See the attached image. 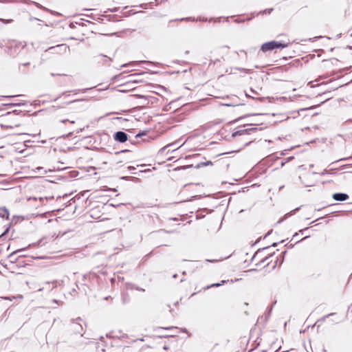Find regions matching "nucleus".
Wrapping results in <instances>:
<instances>
[{"instance_id": "17", "label": "nucleus", "mask_w": 352, "mask_h": 352, "mask_svg": "<svg viewBox=\"0 0 352 352\" xmlns=\"http://www.w3.org/2000/svg\"><path fill=\"white\" fill-rule=\"evenodd\" d=\"M245 96L248 97V98H254L253 96L249 95L248 93H245Z\"/></svg>"}, {"instance_id": "1", "label": "nucleus", "mask_w": 352, "mask_h": 352, "mask_svg": "<svg viewBox=\"0 0 352 352\" xmlns=\"http://www.w3.org/2000/svg\"><path fill=\"white\" fill-rule=\"evenodd\" d=\"M26 46L25 42L10 41L7 44L8 54L12 56L15 57Z\"/></svg>"}, {"instance_id": "24", "label": "nucleus", "mask_w": 352, "mask_h": 352, "mask_svg": "<svg viewBox=\"0 0 352 352\" xmlns=\"http://www.w3.org/2000/svg\"><path fill=\"white\" fill-rule=\"evenodd\" d=\"M143 135V133H138V134L136 135V137H140V136H141V135Z\"/></svg>"}, {"instance_id": "27", "label": "nucleus", "mask_w": 352, "mask_h": 352, "mask_svg": "<svg viewBox=\"0 0 352 352\" xmlns=\"http://www.w3.org/2000/svg\"><path fill=\"white\" fill-rule=\"evenodd\" d=\"M53 302H56V303H58V301L57 300H55V299H54V300H53Z\"/></svg>"}, {"instance_id": "3", "label": "nucleus", "mask_w": 352, "mask_h": 352, "mask_svg": "<svg viewBox=\"0 0 352 352\" xmlns=\"http://www.w3.org/2000/svg\"><path fill=\"white\" fill-rule=\"evenodd\" d=\"M80 321H81V319L80 318L74 320L72 323V329L74 331L75 333H80V336H82V324L80 323Z\"/></svg>"}, {"instance_id": "8", "label": "nucleus", "mask_w": 352, "mask_h": 352, "mask_svg": "<svg viewBox=\"0 0 352 352\" xmlns=\"http://www.w3.org/2000/svg\"><path fill=\"white\" fill-rule=\"evenodd\" d=\"M67 47L66 46V45L61 44V45H58L56 47H49L48 50H55V49H60V50H63L64 51H66Z\"/></svg>"}, {"instance_id": "36", "label": "nucleus", "mask_w": 352, "mask_h": 352, "mask_svg": "<svg viewBox=\"0 0 352 352\" xmlns=\"http://www.w3.org/2000/svg\"><path fill=\"white\" fill-rule=\"evenodd\" d=\"M351 122H352V120H351Z\"/></svg>"}, {"instance_id": "5", "label": "nucleus", "mask_w": 352, "mask_h": 352, "mask_svg": "<svg viewBox=\"0 0 352 352\" xmlns=\"http://www.w3.org/2000/svg\"><path fill=\"white\" fill-rule=\"evenodd\" d=\"M113 138L116 141L123 143L127 140L128 135L123 131H118L114 134Z\"/></svg>"}, {"instance_id": "6", "label": "nucleus", "mask_w": 352, "mask_h": 352, "mask_svg": "<svg viewBox=\"0 0 352 352\" xmlns=\"http://www.w3.org/2000/svg\"><path fill=\"white\" fill-rule=\"evenodd\" d=\"M333 198L336 201H343L349 199V195L346 193L338 192L333 195Z\"/></svg>"}, {"instance_id": "19", "label": "nucleus", "mask_w": 352, "mask_h": 352, "mask_svg": "<svg viewBox=\"0 0 352 352\" xmlns=\"http://www.w3.org/2000/svg\"><path fill=\"white\" fill-rule=\"evenodd\" d=\"M67 121H69V120H67V119L60 120V122H61L62 123H65V122H67Z\"/></svg>"}, {"instance_id": "14", "label": "nucleus", "mask_w": 352, "mask_h": 352, "mask_svg": "<svg viewBox=\"0 0 352 352\" xmlns=\"http://www.w3.org/2000/svg\"><path fill=\"white\" fill-rule=\"evenodd\" d=\"M9 228H8L0 236V238L3 236L4 235H6L8 232H9Z\"/></svg>"}, {"instance_id": "2", "label": "nucleus", "mask_w": 352, "mask_h": 352, "mask_svg": "<svg viewBox=\"0 0 352 352\" xmlns=\"http://www.w3.org/2000/svg\"><path fill=\"white\" fill-rule=\"evenodd\" d=\"M289 43H282L280 42L272 41L263 43L261 45V50L263 52H266L276 48H285L288 46Z\"/></svg>"}, {"instance_id": "22", "label": "nucleus", "mask_w": 352, "mask_h": 352, "mask_svg": "<svg viewBox=\"0 0 352 352\" xmlns=\"http://www.w3.org/2000/svg\"><path fill=\"white\" fill-rule=\"evenodd\" d=\"M20 251H21V250H18V251H16V252H13L12 254H11L10 255V257H12V256H13V254H14L15 253H16V252H20Z\"/></svg>"}, {"instance_id": "30", "label": "nucleus", "mask_w": 352, "mask_h": 352, "mask_svg": "<svg viewBox=\"0 0 352 352\" xmlns=\"http://www.w3.org/2000/svg\"><path fill=\"white\" fill-rule=\"evenodd\" d=\"M211 164V162L208 161L206 163V164Z\"/></svg>"}, {"instance_id": "25", "label": "nucleus", "mask_w": 352, "mask_h": 352, "mask_svg": "<svg viewBox=\"0 0 352 352\" xmlns=\"http://www.w3.org/2000/svg\"><path fill=\"white\" fill-rule=\"evenodd\" d=\"M12 21V19H9V20H7V21H6V23H10V21Z\"/></svg>"}, {"instance_id": "29", "label": "nucleus", "mask_w": 352, "mask_h": 352, "mask_svg": "<svg viewBox=\"0 0 352 352\" xmlns=\"http://www.w3.org/2000/svg\"><path fill=\"white\" fill-rule=\"evenodd\" d=\"M129 169H135V168H134V167H132V166H129Z\"/></svg>"}, {"instance_id": "10", "label": "nucleus", "mask_w": 352, "mask_h": 352, "mask_svg": "<svg viewBox=\"0 0 352 352\" xmlns=\"http://www.w3.org/2000/svg\"><path fill=\"white\" fill-rule=\"evenodd\" d=\"M228 281V280H222L221 283L212 284L210 285L207 286L206 289H209V288L214 287H219L221 285H223L224 283H226Z\"/></svg>"}, {"instance_id": "4", "label": "nucleus", "mask_w": 352, "mask_h": 352, "mask_svg": "<svg viewBox=\"0 0 352 352\" xmlns=\"http://www.w3.org/2000/svg\"><path fill=\"white\" fill-rule=\"evenodd\" d=\"M256 128H248L244 129H241L237 131H235L232 133V137L235 138L236 136H241V135H249L252 132L256 131Z\"/></svg>"}, {"instance_id": "18", "label": "nucleus", "mask_w": 352, "mask_h": 352, "mask_svg": "<svg viewBox=\"0 0 352 352\" xmlns=\"http://www.w3.org/2000/svg\"><path fill=\"white\" fill-rule=\"evenodd\" d=\"M250 91L254 94H257V92L256 91H254L253 89H250Z\"/></svg>"}, {"instance_id": "35", "label": "nucleus", "mask_w": 352, "mask_h": 352, "mask_svg": "<svg viewBox=\"0 0 352 352\" xmlns=\"http://www.w3.org/2000/svg\"><path fill=\"white\" fill-rule=\"evenodd\" d=\"M166 148V146L163 147V148H162V150H164Z\"/></svg>"}, {"instance_id": "15", "label": "nucleus", "mask_w": 352, "mask_h": 352, "mask_svg": "<svg viewBox=\"0 0 352 352\" xmlns=\"http://www.w3.org/2000/svg\"><path fill=\"white\" fill-rule=\"evenodd\" d=\"M239 70H242L246 73H248L249 72V69H239Z\"/></svg>"}, {"instance_id": "33", "label": "nucleus", "mask_w": 352, "mask_h": 352, "mask_svg": "<svg viewBox=\"0 0 352 352\" xmlns=\"http://www.w3.org/2000/svg\"><path fill=\"white\" fill-rule=\"evenodd\" d=\"M69 122H70V123H72V124H74V121H69Z\"/></svg>"}, {"instance_id": "12", "label": "nucleus", "mask_w": 352, "mask_h": 352, "mask_svg": "<svg viewBox=\"0 0 352 352\" xmlns=\"http://www.w3.org/2000/svg\"><path fill=\"white\" fill-rule=\"evenodd\" d=\"M30 65V63H29V62L25 63H24V64H20V65H19V69L20 71L23 72H24L25 71L22 69V67H25V66H27V65Z\"/></svg>"}, {"instance_id": "9", "label": "nucleus", "mask_w": 352, "mask_h": 352, "mask_svg": "<svg viewBox=\"0 0 352 352\" xmlns=\"http://www.w3.org/2000/svg\"><path fill=\"white\" fill-rule=\"evenodd\" d=\"M63 283V281H58L57 280H53L52 282L47 281L45 282L46 285H49L50 283H52L53 285V288L56 287L58 285H60V284Z\"/></svg>"}, {"instance_id": "28", "label": "nucleus", "mask_w": 352, "mask_h": 352, "mask_svg": "<svg viewBox=\"0 0 352 352\" xmlns=\"http://www.w3.org/2000/svg\"><path fill=\"white\" fill-rule=\"evenodd\" d=\"M127 65H128V64H124V65H122L121 67H126Z\"/></svg>"}, {"instance_id": "23", "label": "nucleus", "mask_w": 352, "mask_h": 352, "mask_svg": "<svg viewBox=\"0 0 352 352\" xmlns=\"http://www.w3.org/2000/svg\"><path fill=\"white\" fill-rule=\"evenodd\" d=\"M163 349H164V350H168V347L167 346H164L163 347Z\"/></svg>"}, {"instance_id": "34", "label": "nucleus", "mask_w": 352, "mask_h": 352, "mask_svg": "<svg viewBox=\"0 0 352 352\" xmlns=\"http://www.w3.org/2000/svg\"><path fill=\"white\" fill-rule=\"evenodd\" d=\"M43 289V288H40V289H38V291H42Z\"/></svg>"}, {"instance_id": "32", "label": "nucleus", "mask_w": 352, "mask_h": 352, "mask_svg": "<svg viewBox=\"0 0 352 352\" xmlns=\"http://www.w3.org/2000/svg\"><path fill=\"white\" fill-rule=\"evenodd\" d=\"M272 10V9H270L268 10V13H270V12Z\"/></svg>"}, {"instance_id": "13", "label": "nucleus", "mask_w": 352, "mask_h": 352, "mask_svg": "<svg viewBox=\"0 0 352 352\" xmlns=\"http://www.w3.org/2000/svg\"><path fill=\"white\" fill-rule=\"evenodd\" d=\"M241 104L238 102H234L233 103H231V104H225L224 105L226 106H228V107H231V106H238V105H240Z\"/></svg>"}, {"instance_id": "21", "label": "nucleus", "mask_w": 352, "mask_h": 352, "mask_svg": "<svg viewBox=\"0 0 352 352\" xmlns=\"http://www.w3.org/2000/svg\"><path fill=\"white\" fill-rule=\"evenodd\" d=\"M298 235V233H295L293 236V239L296 238V236H297Z\"/></svg>"}, {"instance_id": "20", "label": "nucleus", "mask_w": 352, "mask_h": 352, "mask_svg": "<svg viewBox=\"0 0 352 352\" xmlns=\"http://www.w3.org/2000/svg\"><path fill=\"white\" fill-rule=\"evenodd\" d=\"M309 236V235H308V236H305L304 238H302V239H300V240H299V241H297V242H299V241H302V240H303V239H307V238H308Z\"/></svg>"}, {"instance_id": "31", "label": "nucleus", "mask_w": 352, "mask_h": 352, "mask_svg": "<svg viewBox=\"0 0 352 352\" xmlns=\"http://www.w3.org/2000/svg\"><path fill=\"white\" fill-rule=\"evenodd\" d=\"M188 19H189L188 18H186V19H182L181 20H182V21H184V20H188Z\"/></svg>"}, {"instance_id": "16", "label": "nucleus", "mask_w": 352, "mask_h": 352, "mask_svg": "<svg viewBox=\"0 0 352 352\" xmlns=\"http://www.w3.org/2000/svg\"><path fill=\"white\" fill-rule=\"evenodd\" d=\"M308 230V228H305V229H302V230H299V232H300V233H303V232H304V231H305V230Z\"/></svg>"}, {"instance_id": "26", "label": "nucleus", "mask_w": 352, "mask_h": 352, "mask_svg": "<svg viewBox=\"0 0 352 352\" xmlns=\"http://www.w3.org/2000/svg\"><path fill=\"white\" fill-rule=\"evenodd\" d=\"M138 98H144V96H142V95H138L137 96Z\"/></svg>"}, {"instance_id": "7", "label": "nucleus", "mask_w": 352, "mask_h": 352, "mask_svg": "<svg viewBox=\"0 0 352 352\" xmlns=\"http://www.w3.org/2000/svg\"><path fill=\"white\" fill-rule=\"evenodd\" d=\"M9 210L6 207H1L0 208V217L6 218L8 219L9 218Z\"/></svg>"}, {"instance_id": "11", "label": "nucleus", "mask_w": 352, "mask_h": 352, "mask_svg": "<svg viewBox=\"0 0 352 352\" xmlns=\"http://www.w3.org/2000/svg\"><path fill=\"white\" fill-rule=\"evenodd\" d=\"M100 57H101V58H102L104 59L103 61L104 63L111 61V59L109 57H107V56H104L102 54H100Z\"/></svg>"}]
</instances>
